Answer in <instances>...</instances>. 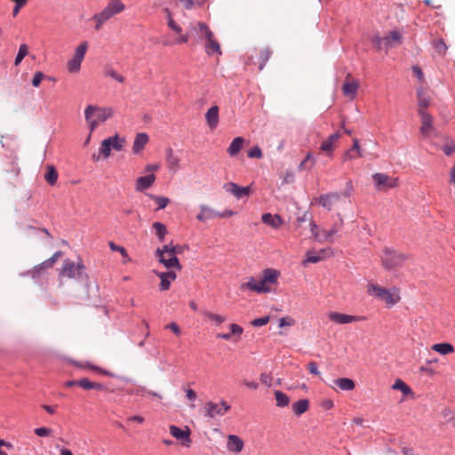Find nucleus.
Masks as SVG:
<instances>
[{
  "instance_id": "obj_1",
  "label": "nucleus",
  "mask_w": 455,
  "mask_h": 455,
  "mask_svg": "<svg viewBox=\"0 0 455 455\" xmlns=\"http://www.w3.org/2000/svg\"><path fill=\"white\" fill-rule=\"evenodd\" d=\"M279 275V271L274 268H267L262 272L259 282L251 277L247 283L242 284V288L253 291L257 293H267L271 291V285L277 283Z\"/></svg>"
},
{
  "instance_id": "obj_2",
  "label": "nucleus",
  "mask_w": 455,
  "mask_h": 455,
  "mask_svg": "<svg viewBox=\"0 0 455 455\" xmlns=\"http://www.w3.org/2000/svg\"><path fill=\"white\" fill-rule=\"evenodd\" d=\"M115 110L111 107L88 105L84 109V117L92 133L100 124L113 117Z\"/></svg>"
},
{
  "instance_id": "obj_3",
  "label": "nucleus",
  "mask_w": 455,
  "mask_h": 455,
  "mask_svg": "<svg viewBox=\"0 0 455 455\" xmlns=\"http://www.w3.org/2000/svg\"><path fill=\"white\" fill-rule=\"evenodd\" d=\"M406 259L407 256L405 254L391 248H385L381 254V263L387 270L401 267Z\"/></svg>"
},
{
  "instance_id": "obj_4",
  "label": "nucleus",
  "mask_w": 455,
  "mask_h": 455,
  "mask_svg": "<svg viewBox=\"0 0 455 455\" xmlns=\"http://www.w3.org/2000/svg\"><path fill=\"white\" fill-rule=\"evenodd\" d=\"M372 44L377 47L378 50L385 49L387 51L390 48L400 45L403 42V35L397 31L393 30L384 37L376 36L371 39Z\"/></svg>"
},
{
  "instance_id": "obj_5",
  "label": "nucleus",
  "mask_w": 455,
  "mask_h": 455,
  "mask_svg": "<svg viewBox=\"0 0 455 455\" xmlns=\"http://www.w3.org/2000/svg\"><path fill=\"white\" fill-rule=\"evenodd\" d=\"M212 32L209 27L202 21L192 22L189 25L188 32L185 35H180L177 39V44L188 43L189 37L198 36L200 39L206 37V33Z\"/></svg>"
},
{
  "instance_id": "obj_6",
  "label": "nucleus",
  "mask_w": 455,
  "mask_h": 455,
  "mask_svg": "<svg viewBox=\"0 0 455 455\" xmlns=\"http://www.w3.org/2000/svg\"><path fill=\"white\" fill-rule=\"evenodd\" d=\"M156 254L159 259V261L164 264L166 268H177L181 269L179 259L175 256V251L164 246L163 248H157Z\"/></svg>"
},
{
  "instance_id": "obj_7",
  "label": "nucleus",
  "mask_w": 455,
  "mask_h": 455,
  "mask_svg": "<svg viewBox=\"0 0 455 455\" xmlns=\"http://www.w3.org/2000/svg\"><path fill=\"white\" fill-rule=\"evenodd\" d=\"M85 267L81 259L75 263L69 259L63 261L62 268L60 272V277H68L69 279L77 278L82 275Z\"/></svg>"
},
{
  "instance_id": "obj_8",
  "label": "nucleus",
  "mask_w": 455,
  "mask_h": 455,
  "mask_svg": "<svg viewBox=\"0 0 455 455\" xmlns=\"http://www.w3.org/2000/svg\"><path fill=\"white\" fill-rule=\"evenodd\" d=\"M88 43L86 41L81 43L75 50V53L72 59L68 62V70L69 73L75 74L78 73L81 69V64L86 52L88 50Z\"/></svg>"
},
{
  "instance_id": "obj_9",
  "label": "nucleus",
  "mask_w": 455,
  "mask_h": 455,
  "mask_svg": "<svg viewBox=\"0 0 455 455\" xmlns=\"http://www.w3.org/2000/svg\"><path fill=\"white\" fill-rule=\"evenodd\" d=\"M204 410L205 416L212 419L216 416H224L229 411L230 405L225 401H221L220 403L207 402L204 406Z\"/></svg>"
},
{
  "instance_id": "obj_10",
  "label": "nucleus",
  "mask_w": 455,
  "mask_h": 455,
  "mask_svg": "<svg viewBox=\"0 0 455 455\" xmlns=\"http://www.w3.org/2000/svg\"><path fill=\"white\" fill-rule=\"evenodd\" d=\"M372 179L378 190L394 188L398 185V180L396 178H392L384 173H375L372 175Z\"/></svg>"
},
{
  "instance_id": "obj_11",
  "label": "nucleus",
  "mask_w": 455,
  "mask_h": 455,
  "mask_svg": "<svg viewBox=\"0 0 455 455\" xmlns=\"http://www.w3.org/2000/svg\"><path fill=\"white\" fill-rule=\"evenodd\" d=\"M334 252L331 247L321 249L319 251H308L307 252V258L303 261V264L307 263H317L333 256Z\"/></svg>"
},
{
  "instance_id": "obj_12",
  "label": "nucleus",
  "mask_w": 455,
  "mask_h": 455,
  "mask_svg": "<svg viewBox=\"0 0 455 455\" xmlns=\"http://www.w3.org/2000/svg\"><path fill=\"white\" fill-rule=\"evenodd\" d=\"M419 115L420 116V133L424 137H430L432 134L435 132V129L433 125V117L432 116L427 112V111H419Z\"/></svg>"
},
{
  "instance_id": "obj_13",
  "label": "nucleus",
  "mask_w": 455,
  "mask_h": 455,
  "mask_svg": "<svg viewBox=\"0 0 455 455\" xmlns=\"http://www.w3.org/2000/svg\"><path fill=\"white\" fill-rule=\"evenodd\" d=\"M170 434L177 440H180L184 446L189 447L191 445L192 441L189 428L187 427V429L183 430L177 426L172 425L170 426Z\"/></svg>"
},
{
  "instance_id": "obj_14",
  "label": "nucleus",
  "mask_w": 455,
  "mask_h": 455,
  "mask_svg": "<svg viewBox=\"0 0 455 455\" xmlns=\"http://www.w3.org/2000/svg\"><path fill=\"white\" fill-rule=\"evenodd\" d=\"M206 43L204 44V51L207 55L218 54L221 55V49L219 42L215 39L212 32H207L204 38Z\"/></svg>"
},
{
  "instance_id": "obj_15",
  "label": "nucleus",
  "mask_w": 455,
  "mask_h": 455,
  "mask_svg": "<svg viewBox=\"0 0 455 455\" xmlns=\"http://www.w3.org/2000/svg\"><path fill=\"white\" fill-rule=\"evenodd\" d=\"M223 188L235 196L237 199H241L244 196H248L250 194L249 187H240L234 182H228L223 186Z\"/></svg>"
},
{
  "instance_id": "obj_16",
  "label": "nucleus",
  "mask_w": 455,
  "mask_h": 455,
  "mask_svg": "<svg viewBox=\"0 0 455 455\" xmlns=\"http://www.w3.org/2000/svg\"><path fill=\"white\" fill-rule=\"evenodd\" d=\"M418 112L426 111L432 100L430 92L422 87L417 89Z\"/></svg>"
},
{
  "instance_id": "obj_17",
  "label": "nucleus",
  "mask_w": 455,
  "mask_h": 455,
  "mask_svg": "<svg viewBox=\"0 0 455 455\" xmlns=\"http://www.w3.org/2000/svg\"><path fill=\"white\" fill-rule=\"evenodd\" d=\"M328 318L331 321H332V322H334L336 323H339V324L350 323H353V322H355V321L359 320L358 316L350 315H347V314H343V313H339V312H330L328 314Z\"/></svg>"
},
{
  "instance_id": "obj_18",
  "label": "nucleus",
  "mask_w": 455,
  "mask_h": 455,
  "mask_svg": "<svg viewBox=\"0 0 455 455\" xmlns=\"http://www.w3.org/2000/svg\"><path fill=\"white\" fill-rule=\"evenodd\" d=\"M350 75H347V80L343 84L342 91L344 95L349 97L351 100L355 99L359 88V82L355 79H350Z\"/></svg>"
},
{
  "instance_id": "obj_19",
  "label": "nucleus",
  "mask_w": 455,
  "mask_h": 455,
  "mask_svg": "<svg viewBox=\"0 0 455 455\" xmlns=\"http://www.w3.org/2000/svg\"><path fill=\"white\" fill-rule=\"evenodd\" d=\"M156 275L160 278V290L167 291L170 289L171 283L174 281L177 277V275L174 271L170 270L166 272H157L156 271Z\"/></svg>"
},
{
  "instance_id": "obj_20",
  "label": "nucleus",
  "mask_w": 455,
  "mask_h": 455,
  "mask_svg": "<svg viewBox=\"0 0 455 455\" xmlns=\"http://www.w3.org/2000/svg\"><path fill=\"white\" fill-rule=\"evenodd\" d=\"M363 155L359 145V140L357 139H354L352 148L343 154L342 161H351L358 157H363Z\"/></svg>"
},
{
  "instance_id": "obj_21",
  "label": "nucleus",
  "mask_w": 455,
  "mask_h": 455,
  "mask_svg": "<svg viewBox=\"0 0 455 455\" xmlns=\"http://www.w3.org/2000/svg\"><path fill=\"white\" fill-rule=\"evenodd\" d=\"M156 178L155 174L139 177L136 180L135 190L138 192H143L144 190L151 188L156 181Z\"/></svg>"
},
{
  "instance_id": "obj_22",
  "label": "nucleus",
  "mask_w": 455,
  "mask_h": 455,
  "mask_svg": "<svg viewBox=\"0 0 455 455\" xmlns=\"http://www.w3.org/2000/svg\"><path fill=\"white\" fill-rule=\"evenodd\" d=\"M243 441L238 435H229L228 436L227 449L230 452L239 453L243 451Z\"/></svg>"
},
{
  "instance_id": "obj_23",
  "label": "nucleus",
  "mask_w": 455,
  "mask_h": 455,
  "mask_svg": "<svg viewBox=\"0 0 455 455\" xmlns=\"http://www.w3.org/2000/svg\"><path fill=\"white\" fill-rule=\"evenodd\" d=\"M104 10L112 18L125 10V4L121 0H110Z\"/></svg>"
},
{
  "instance_id": "obj_24",
  "label": "nucleus",
  "mask_w": 455,
  "mask_h": 455,
  "mask_svg": "<svg viewBox=\"0 0 455 455\" xmlns=\"http://www.w3.org/2000/svg\"><path fill=\"white\" fill-rule=\"evenodd\" d=\"M200 210H201V212L196 216V219L201 222H205L209 220L218 218V216H219V212H216L214 209H212V207H210L208 205L202 204L200 206Z\"/></svg>"
},
{
  "instance_id": "obj_25",
  "label": "nucleus",
  "mask_w": 455,
  "mask_h": 455,
  "mask_svg": "<svg viewBox=\"0 0 455 455\" xmlns=\"http://www.w3.org/2000/svg\"><path fill=\"white\" fill-rule=\"evenodd\" d=\"M205 119L211 129L216 128L219 123V107L212 106L210 108L205 114Z\"/></svg>"
},
{
  "instance_id": "obj_26",
  "label": "nucleus",
  "mask_w": 455,
  "mask_h": 455,
  "mask_svg": "<svg viewBox=\"0 0 455 455\" xmlns=\"http://www.w3.org/2000/svg\"><path fill=\"white\" fill-rule=\"evenodd\" d=\"M261 220L266 225H268L275 229L279 228L283 223L282 218L279 215H272L271 213H264L261 216Z\"/></svg>"
},
{
  "instance_id": "obj_27",
  "label": "nucleus",
  "mask_w": 455,
  "mask_h": 455,
  "mask_svg": "<svg viewBox=\"0 0 455 455\" xmlns=\"http://www.w3.org/2000/svg\"><path fill=\"white\" fill-rule=\"evenodd\" d=\"M340 196L338 193H330L323 196H321L318 198L319 204L328 209L329 211L331 209L333 204L337 201H339Z\"/></svg>"
},
{
  "instance_id": "obj_28",
  "label": "nucleus",
  "mask_w": 455,
  "mask_h": 455,
  "mask_svg": "<svg viewBox=\"0 0 455 455\" xmlns=\"http://www.w3.org/2000/svg\"><path fill=\"white\" fill-rule=\"evenodd\" d=\"M148 135L145 132L138 133L132 145V151L135 154L140 153L148 142Z\"/></svg>"
},
{
  "instance_id": "obj_29",
  "label": "nucleus",
  "mask_w": 455,
  "mask_h": 455,
  "mask_svg": "<svg viewBox=\"0 0 455 455\" xmlns=\"http://www.w3.org/2000/svg\"><path fill=\"white\" fill-rule=\"evenodd\" d=\"M339 132H335L330 135L327 140L322 143L320 149L327 154H331L334 149V144L339 140Z\"/></svg>"
},
{
  "instance_id": "obj_30",
  "label": "nucleus",
  "mask_w": 455,
  "mask_h": 455,
  "mask_svg": "<svg viewBox=\"0 0 455 455\" xmlns=\"http://www.w3.org/2000/svg\"><path fill=\"white\" fill-rule=\"evenodd\" d=\"M180 158L177 156L172 148H169L166 153V163L169 170L175 173L180 168Z\"/></svg>"
},
{
  "instance_id": "obj_31",
  "label": "nucleus",
  "mask_w": 455,
  "mask_h": 455,
  "mask_svg": "<svg viewBox=\"0 0 455 455\" xmlns=\"http://www.w3.org/2000/svg\"><path fill=\"white\" fill-rule=\"evenodd\" d=\"M244 139L243 137L235 138L230 143L229 147L227 149V152L231 157H234L238 155L244 145Z\"/></svg>"
},
{
  "instance_id": "obj_32",
  "label": "nucleus",
  "mask_w": 455,
  "mask_h": 455,
  "mask_svg": "<svg viewBox=\"0 0 455 455\" xmlns=\"http://www.w3.org/2000/svg\"><path fill=\"white\" fill-rule=\"evenodd\" d=\"M110 19V16L107 13V12L104 9L101 12L95 13L92 17V20L95 22V30H100L102 28V26Z\"/></svg>"
},
{
  "instance_id": "obj_33",
  "label": "nucleus",
  "mask_w": 455,
  "mask_h": 455,
  "mask_svg": "<svg viewBox=\"0 0 455 455\" xmlns=\"http://www.w3.org/2000/svg\"><path fill=\"white\" fill-rule=\"evenodd\" d=\"M229 328H230L229 333H218L217 338L225 339V340H229V339H231L232 336L240 337L243 334V328L236 323L230 324Z\"/></svg>"
},
{
  "instance_id": "obj_34",
  "label": "nucleus",
  "mask_w": 455,
  "mask_h": 455,
  "mask_svg": "<svg viewBox=\"0 0 455 455\" xmlns=\"http://www.w3.org/2000/svg\"><path fill=\"white\" fill-rule=\"evenodd\" d=\"M401 297L399 295V290L397 288H393L387 291L382 300L385 301L387 306L391 307L398 303Z\"/></svg>"
},
{
  "instance_id": "obj_35",
  "label": "nucleus",
  "mask_w": 455,
  "mask_h": 455,
  "mask_svg": "<svg viewBox=\"0 0 455 455\" xmlns=\"http://www.w3.org/2000/svg\"><path fill=\"white\" fill-rule=\"evenodd\" d=\"M271 55H272V52L267 47L260 48L259 50L257 63L259 64V70H262L264 68L266 63L270 59Z\"/></svg>"
},
{
  "instance_id": "obj_36",
  "label": "nucleus",
  "mask_w": 455,
  "mask_h": 455,
  "mask_svg": "<svg viewBox=\"0 0 455 455\" xmlns=\"http://www.w3.org/2000/svg\"><path fill=\"white\" fill-rule=\"evenodd\" d=\"M431 349L440 355H446L454 352V347L450 343H436L431 347Z\"/></svg>"
},
{
  "instance_id": "obj_37",
  "label": "nucleus",
  "mask_w": 455,
  "mask_h": 455,
  "mask_svg": "<svg viewBox=\"0 0 455 455\" xmlns=\"http://www.w3.org/2000/svg\"><path fill=\"white\" fill-rule=\"evenodd\" d=\"M76 383H77V386H79L80 387H82L83 389H85V390H90V389L103 390L105 387L103 384L97 383V382H92L87 378L78 379Z\"/></svg>"
},
{
  "instance_id": "obj_38",
  "label": "nucleus",
  "mask_w": 455,
  "mask_h": 455,
  "mask_svg": "<svg viewBox=\"0 0 455 455\" xmlns=\"http://www.w3.org/2000/svg\"><path fill=\"white\" fill-rule=\"evenodd\" d=\"M333 383L343 391H351L355 387L354 380L348 378L337 379Z\"/></svg>"
},
{
  "instance_id": "obj_39",
  "label": "nucleus",
  "mask_w": 455,
  "mask_h": 455,
  "mask_svg": "<svg viewBox=\"0 0 455 455\" xmlns=\"http://www.w3.org/2000/svg\"><path fill=\"white\" fill-rule=\"evenodd\" d=\"M308 408L309 402L307 399H300L292 404V411L297 416H300L305 413Z\"/></svg>"
},
{
  "instance_id": "obj_40",
  "label": "nucleus",
  "mask_w": 455,
  "mask_h": 455,
  "mask_svg": "<svg viewBox=\"0 0 455 455\" xmlns=\"http://www.w3.org/2000/svg\"><path fill=\"white\" fill-rule=\"evenodd\" d=\"M71 363L80 369H89V370H92V371H97L105 375H109V373L107 371L102 370V369L92 364L91 363H89L87 361H71Z\"/></svg>"
},
{
  "instance_id": "obj_41",
  "label": "nucleus",
  "mask_w": 455,
  "mask_h": 455,
  "mask_svg": "<svg viewBox=\"0 0 455 455\" xmlns=\"http://www.w3.org/2000/svg\"><path fill=\"white\" fill-rule=\"evenodd\" d=\"M59 174L53 165L46 166V172L44 174V180L48 184L53 186L58 180Z\"/></svg>"
},
{
  "instance_id": "obj_42",
  "label": "nucleus",
  "mask_w": 455,
  "mask_h": 455,
  "mask_svg": "<svg viewBox=\"0 0 455 455\" xmlns=\"http://www.w3.org/2000/svg\"><path fill=\"white\" fill-rule=\"evenodd\" d=\"M387 291L388 290H387L383 287H380L377 284H374V283H370V284H368V287H367V291L370 295L376 296L381 300L385 297V294L387 293Z\"/></svg>"
},
{
  "instance_id": "obj_43",
  "label": "nucleus",
  "mask_w": 455,
  "mask_h": 455,
  "mask_svg": "<svg viewBox=\"0 0 455 455\" xmlns=\"http://www.w3.org/2000/svg\"><path fill=\"white\" fill-rule=\"evenodd\" d=\"M106 141L108 142L111 149H115L116 151L122 150L124 144L125 142L124 139L119 138L118 135H115L106 139Z\"/></svg>"
},
{
  "instance_id": "obj_44",
  "label": "nucleus",
  "mask_w": 455,
  "mask_h": 455,
  "mask_svg": "<svg viewBox=\"0 0 455 455\" xmlns=\"http://www.w3.org/2000/svg\"><path fill=\"white\" fill-rule=\"evenodd\" d=\"M275 398L276 401V406L280 408H283L289 405L290 398L289 396L280 390L275 391Z\"/></svg>"
},
{
  "instance_id": "obj_45",
  "label": "nucleus",
  "mask_w": 455,
  "mask_h": 455,
  "mask_svg": "<svg viewBox=\"0 0 455 455\" xmlns=\"http://www.w3.org/2000/svg\"><path fill=\"white\" fill-rule=\"evenodd\" d=\"M208 320L214 323L216 325H220L226 321V317L211 311L205 310L202 313Z\"/></svg>"
},
{
  "instance_id": "obj_46",
  "label": "nucleus",
  "mask_w": 455,
  "mask_h": 455,
  "mask_svg": "<svg viewBox=\"0 0 455 455\" xmlns=\"http://www.w3.org/2000/svg\"><path fill=\"white\" fill-rule=\"evenodd\" d=\"M104 75L106 76H109V77L115 79L116 82H118L120 84H123L125 80L124 77L121 74L116 72L112 68H106L104 70Z\"/></svg>"
},
{
  "instance_id": "obj_47",
  "label": "nucleus",
  "mask_w": 455,
  "mask_h": 455,
  "mask_svg": "<svg viewBox=\"0 0 455 455\" xmlns=\"http://www.w3.org/2000/svg\"><path fill=\"white\" fill-rule=\"evenodd\" d=\"M152 227L156 230V234L159 240L163 241L167 234L166 227L161 222H154Z\"/></svg>"
},
{
  "instance_id": "obj_48",
  "label": "nucleus",
  "mask_w": 455,
  "mask_h": 455,
  "mask_svg": "<svg viewBox=\"0 0 455 455\" xmlns=\"http://www.w3.org/2000/svg\"><path fill=\"white\" fill-rule=\"evenodd\" d=\"M315 240L320 243L330 242L332 243V235L329 232V230L323 229L320 233H315Z\"/></svg>"
},
{
  "instance_id": "obj_49",
  "label": "nucleus",
  "mask_w": 455,
  "mask_h": 455,
  "mask_svg": "<svg viewBox=\"0 0 455 455\" xmlns=\"http://www.w3.org/2000/svg\"><path fill=\"white\" fill-rule=\"evenodd\" d=\"M433 46L435 52L442 56H443L446 53V51L448 49L446 44L443 42V39L435 40L433 42Z\"/></svg>"
},
{
  "instance_id": "obj_50",
  "label": "nucleus",
  "mask_w": 455,
  "mask_h": 455,
  "mask_svg": "<svg viewBox=\"0 0 455 455\" xmlns=\"http://www.w3.org/2000/svg\"><path fill=\"white\" fill-rule=\"evenodd\" d=\"M28 52V47L27 44H23L20 46L18 54L15 58L14 64L18 66L22 60L27 56Z\"/></svg>"
},
{
  "instance_id": "obj_51",
  "label": "nucleus",
  "mask_w": 455,
  "mask_h": 455,
  "mask_svg": "<svg viewBox=\"0 0 455 455\" xmlns=\"http://www.w3.org/2000/svg\"><path fill=\"white\" fill-rule=\"evenodd\" d=\"M148 196L156 202V204H158V208H157L158 210L165 208L168 205V204L170 203V199L167 197L157 196L155 195H148Z\"/></svg>"
},
{
  "instance_id": "obj_52",
  "label": "nucleus",
  "mask_w": 455,
  "mask_h": 455,
  "mask_svg": "<svg viewBox=\"0 0 455 455\" xmlns=\"http://www.w3.org/2000/svg\"><path fill=\"white\" fill-rule=\"evenodd\" d=\"M168 16V26L171 29H172L175 33L180 34L182 32V28L179 26L174 20L172 18L171 12L168 9L165 10Z\"/></svg>"
},
{
  "instance_id": "obj_53",
  "label": "nucleus",
  "mask_w": 455,
  "mask_h": 455,
  "mask_svg": "<svg viewBox=\"0 0 455 455\" xmlns=\"http://www.w3.org/2000/svg\"><path fill=\"white\" fill-rule=\"evenodd\" d=\"M62 256V251H56L50 259L42 263V266L46 267H52L55 262Z\"/></svg>"
},
{
  "instance_id": "obj_54",
  "label": "nucleus",
  "mask_w": 455,
  "mask_h": 455,
  "mask_svg": "<svg viewBox=\"0 0 455 455\" xmlns=\"http://www.w3.org/2000/svg\"><path fill=\"white\" fill-rule=\"evenodd\" d=\"M394 389L401 390L404 395H408L411 392L409 386H407L403 380L398 379L393 385Z\"/></svg>"
},
{
  "instance_id": "obj_55",
  "label": "nucleus",
  "mask_w": 455,
  "mask_h": 455,
  "mask_svg": "<svg viewBox=\"0 0 455 455\" xmlns=\"http://www.w3.org/2000/svg\"><path fill=\"white\" fill-rule=\"evenodd\" d=\"M442 150L446 156H451L455 153V141L447 140L445 144L442 147Z\"/></svg>"
},
{
  "instance_id": "obj_56",
  "label": "nucleus",
  "mask_w": 455,
  "mask_h": 455,
  "mask_svg": "<svg viewBox=\"0 0 455 455\" xmlns=\"http://www.w3.org/2000/svg\"><path fill=\"white\" fill-rule=\"evenodd\" d=\"M99 151H100V155H101L104 158H108L110 156L111 148H110V146L108 145V142H107L106 140H104L101 142Z\"/></svg>"
},
{
  "instance_id": "obj_57",
  "label": "nucleus",
  "mask_w": 455,
  "mask_h": 455,
  "mask_svg": "<svg viewBox=\"0 0 455 455\" xmlns=\"http://www.w3.org/2000/svg\"><path fill=\"white\" fill-rule=\"evenodd\" d=\"M262 156H263L262 151L259 148V147H258V146L253 147L252 148H251L248 151V157H250V158L260 159V158H262Z\"/></svg>"
},
{
  "instance_id": "obj_58",
  "label": "nucleus",
  "mask_w": 455,
  "mask_h": 455,
  "mask_svg": "<svg viewBox=\"0 0 455 455\" xmlns=\"http://www.w3.org/2000/svg\"><path fill=\"white\" fill-rule=\"evenodd\" d=\"M270 320V317L268 315L256 318L251 322V325L254 327H260L263 325H266Z\"/></svg>"
},
{
  "instance_id": "obj_59",
  "label": "nucleus",
  "mask_w": 455,
  "mask_h": 455,
  "mask_svg": "<svg viewBox=\"0 0 455 455\" xmlns=\"http://www.w3.org/2000/svg\"><path fill=\"white\" fill-rule=\"evenodd\" d=\"M45 77L44 74L41 71H36L32 79V85L34 87H38L42 82V80Z\"/></svg>"
},
{
  "instance_id": "obj_60",
  "label": "nucleus",
  "mask_w": 455,
  "mask_h": 455,
  "mask_svg": "<svg viewBox=\"0 0 455 455\" xmlns=\"http://www.w3.org/2000/svg\"><path fill=\"white\" fill-rule=\"evenodd\" d=\"M259 379L263 385H265L267 387L272 386L273 377L271 374L263 372L260 374Z\"/></svg>"
},
{
  "instance_id": "obj_61",
  "label": "nucleus",
  "mask_w": 455,
  "mask_h": 455,
  "mask_svg": "<svg viewBox=\"0 0 455 455\" xmlns=\"http://www.w3.org/2000/svg\"><path fill=\"white\" fill-rule=\"evenodd\" d=\"M109 247L110 249L113 251H118L120 252L124 257H126L128 258V254H127V251L125 250L124 247L123 246H119L117 244H116L115 243L113 242H110L109 243Z\"/></svg>"
},
{
  "instance_id": "obj_62",
  "label": "nucleus",
  "mask_w": 455,
  "mask_h": 455,
  "mask_svg": "<svg viewBox=\"0 0 455 455\" xmlns=\"http://www.w3.org/2000/svg\"><path fill=\"white\" fill-rule=\"evenodd\" d=\"M35 434L37 435V436H48L51 435V433L52 432L51 428H48V427H38V428H36L34 430Z\"/></svg>"
},
{
  "instance_id": "obj_63",
  "label": "nucleus",
  "mask_w": 455,
  "mask_h": 455,
  "mask_svg": "<svg viewBox=\"0 0 455 455\" xmlns=\"http://www.w3.org/2000/svg\"><path fill=\"white\" fill-rule=\"evenodd\" d=\"M307 368H308V371H309V372L311 374L315 375V376H319L320 375V371L318 370V366H317V363L315 362H310L307 364Z\"/></svg>"
},
{
  "instance_id": "obj_64",
  "label": "nucleus",
  "mask_w": 455,
  "mask_h": 455,
  "mask_svg": "<svg viewBox=\"0 0 455 455\" xmlns=\"http://www.w3.org/2000/svg\"><path fill=\"white\" fill-rule=\"evenodd\" d=\"M342 225H343V220L340 219L339 220V222H337L335 223L331 228L329 230V232L331 233V235L333 236L334 235H336L339 230L340 228H342Z\"/></svg>"
}]
</instances>
